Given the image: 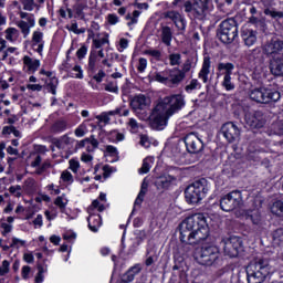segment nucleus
<instances>
[{
    "instance_id": "obj_45",
    "label": "nucleus",
    "mask_w": 283,
    "mask_h": 283,
    "mask_svg": "<svg viewBox=\"0 0 283 283\" xmlns=\"http://www.w3.org/2000/svg\"><path fill=\"white\" fill-rule=\"evenodd\" d=\"M182 56L180 53H172L169 55L170 65H178Z\"/></svg>"
},
{
    "instance_id": "obj_60",
    "label": "nucleus",
    "mask_w": 283,
    "mask_h": 283,
    "mask_svg": "<svg viewBox=\"0 0 283 283\" xmlns=\"http://www.w3.org/2000/svg\"><path fill=\"white\" fill-rule=\"evenodd\" d=\"M73 72H75V74H74L75 78H83V70H81V66L75 65L73 67Z\"/></svg>"
},
{
    "instance_id": "obj_14",
    "label": "nucleus",
    "mask_w": 283,
    "mask_h": 283,
    "mask_svg": "<svg viewBox=\"0 0 283 283\" xmlns=\"http://www.w3.org/2000/svg\"><path fill=\"white\" fill-rule=\"evenodd\" d=\"M264 52L268 56H273V54H283V41L272 40L264 45Z\"/></svg>"
},
{
    "instance_id": "obj_17",
    "label": "nucleus",
    "mask_w": 283,
    "mask_h": 283,
    "mask_svg": "<svg viewBox=\"0 0 283 283\" xmlns=\"http://www.w3.org/2000/svg\"><path fill=\"white\" fill-rule=\"evenodd\" d=\"M168 81L172 85H180L185 81V72H181L179 69H172L169 71Z\"/></svg>"
},
{
    "instance_id": "obj_43",
    "label": "nucleus",
    "mask_w": 283,
    "mask_h": 283,
    "mask_svg": "<svg viewBox=\"0 0 283 283\" xmlns=\"http://www.w3.org/2000/svg\"><path fill=\"white\" fill-rule=\"evenodd\" d=\"M149 169H151V164L149 163V158H146L139 169V174H149Z\"/></svg>"
},
{
    "instance_id": "obj_16",
    "label": "nucleus",
    "mask_w": 283,
    "mask_h": 283,
    "mask_svg": "<svg viewBox=\"0 0 283 283\" xmlns=\"http://www.w3.org/2000/svg\"><path fill=\"white\" fill-rule=\"evenodd\" d=\"M270 72L273 76H283V57H273L270 61Z\"/></svg>"
},
{
    "instance_id": "obj_25",
    "label": "nucleus",
    "mask_w": 283,
    "mask_h": 283,
    "mask_svg": "<svg viewBox=\"0 0 283 283\" xmlns=\"http://www.w3.org/2000/svg\"><path fill=\"white\" fill-rule=\"evenodd\" d=\"M272 244L274 247H282L283 245V229H276L272 232Z\"/></svg>"
},
{
    "instance_id": "obj_63",
    "label": "nucleus",
    "mask_w": 283,
    "mask_h": 283,
    "mask_svg": "<svg viewBox=\"0 0 283 283\" xmlns=\"http://www.w3.org/2000/svg\"><path fill=\"white\" fill-rule=\"evenodd\" d=\"M198 87V80H191L190 84L186 86V92H191Z\"/></svg>"
},
{
    "instance_id": "obj_52",
    "label": "nucleus",
    "mask_w": 283,
    "mask_h": 283,
    "mask_svg": "<svg viewBox=\"0 0 283 283\" xmlns=\"http://www.w3.org/2000/svg\"><path fill=\"white\" fill-rule=\"evenodd\" d=\"M10 193L15 196V198H21V186H11L9 188Z\"/></svg>"
},
{
    "instance_id": "obj_34",
    "label": "nucleus",
    "mask_w": 283,
    "mask_h": 283,
    "mask_svg": "<svg viewBox=\"0 0 283 283\" xmlns=\"http://www.w3.org/2000/svg\"><path fill=\"white\" fill-rule=\"evenodd\" d=\"M264 14H266V17H272V19H283L282 11H275L269 8L264 9Z\"/></svg>"
},
{
    "instance_id": "obj_11",
    "label": "nucleus",
    "mask_w": 283,
    "mask_h": 283,
    "mask_svg": "<svg viewBox=\"0 0 283 283\" xmlns=\"http://www.w3.org/2000/svg\"><path fill=\"white\" fill-rule=\"evenodd\" d=\"M245 123L251 129H262L266 125V117L261 111L245 114Z\"/></svg>"
},
{
    "instance_id": "obj_49",
    "label": "nucleus",
    "mask_w": 283,
    "mask_h": 283,
    "mask_svg": "<svg viewBox=\"0 0 283 283\" xmlns=\"http://www.w3.org/2000/svg\"><path fill=\"white\" fill-rule=\"evenodd\" d=\"M38 274L35 276V283L43 282V273L45 272V269H43V265L38 264Z\"/></svg>"
},
{
    "instance_id": "obj_36",
    "label": "nucleus",
    "mask_w": 283,
    "mask_h": 283,
    "mask_svg": "<svg viewBox=\"0 0 283 283\" xmlns=\"http://www.w3.org/2000/svg\"><path fill=\"white\" fill-rule=\"evenodd\" d=\"M7 42L0 39V61H6L8 59V51H6Z\"/></svg>"
},
{
    "instance_id": "obj_48",
    "label": "nucleus",
    "mask_w": 283,
    "mask_h": 283,
    "mask_svg": "<svg viewBox=\"0 0 283 283\" xmlns=\"http://www.w3.org/2000/svg\"><path fill=\"white\" fill-rule=\"evenodd\" d=\"M105 43H109V40L107 38H102V39L93 40V45L96 49L103 48V45H105Z\"/></svg>"
},
{
    "instance_id": "obj_13",
    "label": "nucleus",
    "mask_w": 283,
    "mask_h": 283,
    "mask_svg": "<svg viewBox=\"0 0 283 283\" xmlns=\"http://www.w3.org/2000/svg\"><path fill=\"white\" fill-rule=\"evenodd\" d=\"M220 134L228 143H235L240 138V128L232 122H228L221 126Z\"/></svg>"
},
{
    "instance_id": "obj_62",
    "label": "nucleus",
    "mask_w": 283,
    "mask_h": 283,
    "mask_svg": "<svg viewBox=\"0 0 283 283\" xmlns=\"http://www.w3.org/2000/svg\"><path fill=\"white\" fill-rule=\"evenodd\" d=\"M191 70V60H186V62L184 63L182 70H180V72H184V74L186 75L187 72H189Z\"/></svg>"
},
{
    "instance_id": "obj_57",
    "label": "nucleus",
    "mask_w": 283,
    "mask_h": 283,
    "mask_svg": "<svg viewBox=\"0 0 283 283\" xmlns=\"http://www.w3.org/2000/svg\"><path fill=\"white\" fill-rule=\"evenodd\" d=\"M41 163H43V157L41 155H36L34 160L31 163V167H41Z\"/></svg>"
},
{
    "instance_id": "obj_64",
    "label": "nucleus",
    "mask_w": 283,
    "mask_h": 283,
    "mask_svg": "<svg viewBox=\"0 0 283 283\" xmlns=\"http://www.w3.org/2000/svg\"><path fill=\"white\" fill-rule=\"evenodd\" d=\"M140 145H142V147H149V137H147L146 135H142L140 136Z\"/></svg>"
},
{
    "instance_id": "obj_30",
    "label": "nucleus",
    "mask_w": 283,
    "mask_h": 283,
    "mask_svg": "<svg viewBox=\"0 0 283 283\" xmlns=\"http://www.w3.org/2000/svg\"><path fill=\"white\" fill-rule=\"evenodd\" d=\"M271 212L274 213V216H283V202L282 201H275L271 207Z\"/></svg>"
},
{
    "instance_id": "obj_41",
    "label": "nucleus",
    "mask_w": 283,
    "mask_h": 283,
    "mask_svg": "<svg viewBox=\"0 0 283 283\" xmlns=\"http://www.w3.org/2000/svg\"><path fill=\"white\" fill-rule=\"evenodd\" d=\"M33 44H40L43 43V32L41 31H34L32 36Z\"/></svg>"
},
{
    "instance_id": "obj_5",
    "label": "nucleus",
    "mask_w": 283,
    "mask_h": 283,
    "mask_svg": "<svg viewBox=\"0 0 283 283\" xmlns=\"http://www.w3.org/2000/svg\"><path fill=\"white\" fill-rule=\"evenodd\" d=\"M193 258L202 266H213L220 260V250L216 245H205L196 249Z\"/></svg>"
},
{
    "instance_id": "obj_42",
    "label": "nucleus",
    "mask_w": 283,
    "mask_h": 283,
    "mask_svg": "<svg viewBox=\"0 0 283 283\" xmlns=\"http://www.w3.org/2000/svg\"><path fill=\"white\" fill-rule=\"evenodd\" d=\"M56 85H59V80H56V77H53L51 80V83L48 84V92H51V94L56 95Z\"/></svg>"
},
{
    "instance_id": "obj_56",
    "label": "nucleus",
    "mask_w": 283,
    "mask_h": 283,
    "mask_svg": "<svg viewBox=\"0 0 283 283\" xmlns=\"http://www.w3.org/2000/svg\"><path fill=\"white\" fill-rule=\"evenodd\" d=\"M80 167H81V165L78 164V161H76V159L70 160V169L73 170L74 174H76V171H78Z\"/></svg>"
},
{
    "instance_id": "obj_50",
    "label": "nucleus",
    "mask_w": 283,
    "mask_h": 283,
    "mask_svg": "<svg viewBox=\"0 0 283 283\" xmlns=\"http://www.w3.org/2000/svg\"><path fill=\"white\" fill-rule=\"evenodd\" d=\"M54 205L59 207L62 211L67 207V199L63 200V197H57L54 201Z\"/></svg>"
},
{
    "instance_id": "obj_51",
    "label": "nucleus",
    "mask_w": 283,
    "mask_h": 283,
    "mask_svg": "<svg viewBox=\"0 0 283 283\" xmlns=\"http://www.w3.org/2000/svg\"><path fill=\"white\" fill-rule=\"evenodd\" d=\"M105 91L106 92H113L114 94H118V85L114 82H109L108 84L105 85Z\"/></svg>"
},
{
    "instance_id": "obj_61",
    "label": "nucleus",
    "mask_w": 283,
    "mask_h": 283,
    "mask_svg": "<svg viewBox=\"0 0 283 283\" xmlns=\"http://www.w3.org/2000/svg\"><path fill=\"white\" fill-rule=\"evenodd\" d=\"M147 67V60L145 57L139 59V65H138V71L139 72H145Z\"/></svg>"
},
{
    "instance_id": "obj_10",
    "label": "nucleus",
    "mask_w": 283,
    "mask_h": 283,
    "mask_svg": "<svg viewBox=\"0 0 283 283\" xmlns=\"http://www.w3.org/2000/svg\"><path fill=\"white\" fill-rule=\"evenodd\" d=\"M223 253L228 258H238L242 251V239L240 237H229L222 240Z\"/></svg>"
},
{
    "instance_id": "obj_54",
    "label": "nucleus",
    "mask_w": 283,
    "mask_h": 283,
    "mask_svg": "<svg viewBox=\"0 0 283 283\" xmlns=\"http://www.w3.org/2000/svg\"><path fill=\"white\" fill-rule=\"evenodd\" d=\"M61 178L64 182H72L74 179L72 177V172L64 170L61 175Z\"/></svg>"
},
{
    "instance_id": "obj_12",
    "label": "nucleus",
    "mask_w": 283,
    "mask_h": 283,
    "mask_svg": "<svg viewBox=\"0 0 283 283\" xmlns=\"http://www.w3.org/2000/svg\"><path fill=\"white\" fill-rule=\"evenodd\" d=\"M185 145L189 154H200L205 149V144L198 135L190 133L185 137Z\"/></svg>"
},
{
    "instance_id": "obj_32",
    "label": "nucleus",
    "mask_w": 283,
    "mask_h": 283,
    "mask_svg": "<svg viewBox=\"0 0 283 283\" xmlns=\"http://www.w3.org/2000/svg\"><path fill=\"white\" fill-rule=\"evenodd\" d=\"M165 19H170L174 23H176L179 19H182V15L178 11H167L164 13Z\"/></svg>"
},
{
    "instance_id": "obj_55",
    "label": "nucleus",
    "mask_w": 283,
    "mask_h": 283,
    "mask_svg": "<svg viewBox=\"0 0 283 283\" xmlns=\"http://www.w3.org/2000/svg\"><path fill=\"white\" fill-rule=\"evenodd\" d=\"M85 54H87V46L83 45L81 49L77 50L76 56L81 61L82 59H85Z\"/></svg>"
},
{
    "instance_id": "obj_3",
    "label": "nucleus",
    "mask_w": 283,
    "mask_h": 283,
    "mask_svg": "<svg viewBox=\"0 0 283 283\" xmlns=\"http://www.w3.org/2000/svg\"><path fill=\"white\" fill-rule=\"evenodd\" d=\"M248 275V283H262L266 280L271 265L269 259L255 258L249 263L245 269Z\"/></svg>"
},
{
    "instance_id": "obj_58",
    "label": "nucleus",
    "mask_w": 283,
    "mask_h": 283,
    "mask_svg": "<svg viewBox=\"0 0 283 283\" xmlns=\"http://www.w3.org/2000/svg\"><path fill=\"white\" fill-rule=\"evenodd\" d=\"M71 32H74L75 34H84L85 29H78V24L73 23L70 28Z\"/></svg>"
},
{
    "instance_id": "obj_20",
    "label": "nucleus",
    "mask_w": 283,
    "mask_h": 283,
    "mask_svg": "<svg viewBox=\"0 0 283 283\" xmlns=\"http://www.w3.org/2000/svg\"><path fill=\"white\" fill-rule=\"evenodd\" d=\"M171 39H174V32L171 28L161 27V42L169 48L171 45Z\"/></svg>"
},
{
    "instance_id": "obj_53",
    "label": "nucleus",
    "mask_w": 283,
    "mask_h": 283,
    "mask_svg": "<svg viewBox=\"0 0 283 283\" xmlns=\"http://www.w3.org/2000/svg\"><path fill=\"white\" fill-rule=\"evenodd\" d=\"M145 54H148V56H153L154 59H160L163 56V53H160L159 50H146Z\"/></svg>"
},
{
    "instance_id": "obj_44",
    "label": "nucleus",
    "mask_w": 283,
    "mask_h": 283,
    "mask_svg": "<svg viewBox=\"0 0 283 283\" xmlns=\"http://www.w3.org/2000/svg\"><path fill=\"white\" fill-rule=\"evenodd\" d=\"M8 273H10V262L4 260L0 266V276L8 275Z\"/></svg>"
},
{
    "instance_id": "obj_27",
    "label": "nucleus",
    "mask_w": 283,
    "mask_h": 283,
    "mask_svg": "<svg viewBox=\"0 0 283 283\" xmlns=\"http://www.w3.org/2000/svg\"><path fill=\"white\" fill-rule=\"evenodd\" d=\"M73 10L75 11V14H77V17L85 19V12H83V11L87 10V2L77 0V2L73 7Z\"/></svg>"
},
{
    "instance_id": "obj_2",
    "label": "nucleus",
    "mask_w": 283,
    "mask_h": 283,
    "mask_svg": "<svg viewBox=\"0 0 283 283\" xmlns=\"http://www.w3.org/2000/svg\"><path fill=\"white\" fill-rule=\"evenodd\" d=\"M180 242L186 244H202L209 238V226L201 216L186 218L179 226Z\"/></svg>"
},
{
    "instance_id": "obj_26",
    "label": "nucleus",
    "mask_w": 283,
    "mask_h": 283,
    "mask_svg": "<svg viewBox=\"0 0 283 283\" xmlns=\"http://www.w3.org/2000/svg\"><path fill=\"white\" fill-rule=\"evenodd\" d=\"M247 220H251L253 224L260 227V224H262V213H260L258 210H252L247 214Z\"/></svg>"
},
{
    "instance_id": "obj_4",
    "label": "nucleus",
    "mask_w": 283,
    "mask_h": 283,
    "mask_svg": "<svg viewBox=\"0 0 283 283\" xmlns=\"http://www.w3.org/2000/svg\"><path fill=\"white\" fill-rule=\"evenodd\" d=\"M209 193V182L202 178L189 185L185 190V199L188 205H200Z\"/></svg>"
},
{
    "instance_id": "obj_46",
    "label": "nucleus",
    "mask_w": 283,
    "mask_h": 283,
    "mask_svg": "<svg viewBox=\"0 0 283 283\" xmlns=\"http://www.w3.org/2000/svg\"><path fill=\"white\" fill-rule=\"evenodd\" d=\"M129 282H134V274L127 271L125 274L122 275L119 283H129Z\"/></svg>"
},
{
    "instance_id": "obj_59",
    "label": "nucleus",
    "mask_w": 283,
    "mask_h": 283,
    "mask_svg": "<svg viewBox=\"0 0 283 283\" xmlns=\"http://www.w3.org/2000/svg\"><path fill=\"white\" fill-rule=\"evenodd\" d=\"M106 153L109 154V156H118V149L112 145L106 146Z\"/></svg>"
},
{
    "instance_id": "obj_39",
    "label": "nucleus",
    "mask_w": 283,
    "mask_h": 283,
    "mask_svg": "<svg viewBox=\"0 0 283 283\" xmlns=\"http://www.w3.org/2000/svg\"><path fill=\"white\" fill-rule=\"evenodd\" d=\"M18 28H20L22 34H24V36H28V34H30V27L28 24V22L21 20L18 22Z\"/></svg>"
},
{
    "instance_id": "obj_33",
    "label": "nucleus",
    "mask_w": 283,
    "mask_h": 283,
    "mask_svg": "<svg viewBox=\"0 0 283 283\" xmlns=\"http://www.w3.org/2000/svg\"><path fill=\"white\" fill-rule=\"evenodd\" d=\"M137 17H140V11H138V10H135V11L133 12V15L129 14V13L126 15L127 21H129V22L127 23V25H128L129 28H130V25H134L135 23H138Z\"/></svg>"
},
{
    "instance_id": "obj_29",
    "label": "nucleus",
    "mask_w": 283,
    "mask_h": 283,
    "mask_svg": "<svg viewBox=\"0 0 283 283\" xmlns=\"http://www.w3.org/2000/svg\"><path fill=\"white\" fill-rule=\"evenodd\" d=\"M6 34V39L11 42L17 41L19 39V30L14 28L7 29Z\"/></svg>"
},
{
    "instance_id": "obj_15",
    "label": "nucleus",
    "mask_w": 283,
    "mask_h": 283,
    "mask_svg": "<svg viewBox=\"0 0 283 283\" xmlns=\"http://www.w3.org/2000/svg\"><path fill=\"white\" fill-rule=\"evenodd\" d=\"M241 39L248 48H251V45H255V42L258 41V32L250 29H243L241 31Z\"/></svg>"
},
{
    "instance_id": "obj_7",
    "label": "nucleus",
    "mask_w": 283,
    "mask_h": 283,
    "mask_svg": "<svg viewBox=\"0 0 283 283\" xmlns=\"http://www.w3.org/2000/svg\"><path fill=\"white\" fill-rule=\"evenodd\" d=\"M281 96L282 95H280V92L274 91L272 88H266V87L253 88L250 92V98L255 103H263V104L277 103Z\"/></svg>"
},
{
    "instance_id": "obj_6",
    "label": "nucleus",
    "mask_w": 283,
    "mask_h": 283,
    "mask_svg": "<svg viewBox=\"0 0 283 283\" xmlns=\"http://www.w3.org/2000/svg\"><path fill=\"white\" fill-rule=\"evenodd\" d=\"M217 36L221 43L230 44L238 38V22L230 18L223 20L217 29Z\"/></svg>"
},
{
    "instance_id": "obj_23",
    "label": "nucleus",
    "mask_w": 283,
    "mask_h": 283,
    "mask_svg": "<svg viewBox=\"0 0 283 283\" xmlns=\"http://www.w3.org/2000/svg\"><path fill=\"white\" fill-rule=\"evenodd\" d=\"M148 187H149V181H147V179H144L142 182L140 191L135 200V206L143 205V200H145V195L147 193Z\"/></svg>"
},
{
    "instance_id": "obj_24",
    "label": "nucleus",
    "mask_w": 283,
    "mask_h": 283,
    "mask_svg": "<svg viewBox=\"0 0 283 283\" xmlns=\"http://www.w3.org/2000/svg\"><path fill=\"white\" fill-rule=\"evenodd\" d=\"M249 23H251L252 25H255L256 28H260L262 30H266V18L264 17H255V15H251L249 18Z\"/></svg>"
},
{
    "instance_id": "obj_35",
    "label": "nucleus",
    "mask_w": 283,
    "mask_h": 283,
    "mask_svg": "<svg viewBox=\"0 0 283 283\" xmlns=\"http://www.w3.org/2000/svg\"><path fill=\"white\" fill-rule=\"evenodd\" d=\"M222 85L228 92H231V90H235V85L231 83V75L229 74L224 75Z\"/></svg>"
},
{
    "instance_id": "obj_8",
    "label": "nucleus",
    "mask_w": 283,
    "mask_h": 283,
    "mask_svg": "<svg viewBox=\"0 0 283 283\" xmlns=\"http://www.w3.org/2000/svg\"><path fill=\"white\" fill-rule=\"evenodd\" d=\"M185 12L192 13L193 17H207L211 8V0H188L184 4Z\"/></svg>"
},
{
    "instance_id": "obj_1",
    "label": "nucleus",
    "mask_w": 283,
    "mask_h": 283,
    "mask_svg": "<svg viewBox=\"0 0 283 283\" xmlns=\"http://www.w3.org/2000/svg\"><path fill=\"white\" fill-rule=\"evenodd\" d=\"M151 102L143 94H139L130 101V107L140 120H148L151 129L158 132L167 127V120L174 116L176 112H180L185 107V97L182 95H170L158 101L157 105L153 108L149 116L145 112Z\"/></svg>"
},
{
    "instance_id": "obj_38",
    "label": "nucleus",
    "mask_w": 283,
    "mask_h": 283,
    "mask_svg": "<svg viewBox=\"0 0 283 283\" xmlns=\"http://www.w3.org/2000/svg\"><path fill=\"white\" fill-rule=\"evenodd\" d=\"M75 136L78 138H82L87 134V125L85 123L81 124L76 129H75Z\"/></svg>"
},
{
    "instance_id": "obj_47",
    "label": "nucleus",
    "mask_w": 283,
    "mask_h": 283,
    "mask_svg": "<svg viewBox=\"0 0 283 283\" xmlns=\"http://www.w3.org/2000/svg\"><path fill=\"white\" fill-rule=\"evenodd\" d=\"M21 3L24 10H28L29 12L34 10V0H21Z\"/></svg>"
},
{
    "instance_id": "obj_21",
    "label": "nucleus",
    "mask_w": 283,
    "mask_h": 283,
    "mask_svg": "<svg viewBox=\"0 0 283 283\" xmlns=\"http://www.w3.org/2000/svg\"><path fill=\"white\" fill-rule=\"evenodd\" d=\"M88 228L91 231L96 233L98 231V227H101V214H92L87 218Z\"/></svg>"
},
{
    "instance_id": "obj_19",
    "label": "nucleus",
    "mask_w": 283,
    "mask_h": 283,
    "mask_svg": "<svg viewBox=\"0 0 283 283\" xmlns=\"http://www.w3.org/2000/svg\"><path fill=\"white\" fill-rule=\"evenodd\" d=\"M211 67V57L205 56L202 69L199 73V78H202L203 83H207L209 76V69Z\"/></svg>"
},
{
    "instance_id": "obj_22",
    "label": "nucleus",
    "mask_w": 283,
    "mask_h": 283,
    "mask_svg": "<svg viewBox=\"0 0 283 283\" xmlns=\"http://www.w3.org/2000/svg\"><path fill=\"white\" fill-rule=\"evenodd\" d=\"M23 63L24 65H27L29 72H36V70H39L41 65V62L39 60H33L28 55L23 57Z\"/></svg>"
},
{
    "instance_id": "obj_9",
    "label": "nucleus",
    "mask_w": 283,
    "mask_h": 283,
    "mask_svg": "<svg viewBox=\"0 0 283 283\" xmlns=\"http://www.w3.org/2000/svg\"><path fill=\"white\" fill-rule=\"evenodd\" d=\"M242 205V192L233 190L220 199V208L222 211H235Z\"/></svg>"
},
{
    "instance_id": "obj_37",
    "label": "nucleus",
    "mask_w": 283,
    "mask_h": 283,
    "mask_svg": "<svg viewBox=\"0 0 283 283\" xmlns=\"http://www.w3.org/2000/svg\"><path fill=\"white\" fill-rule=\"evenodd\" d=\"M233 64H231V63H220L219 65H218V70H220V71H222V70H224L226 72L223 73L224 75H231L232 74V72H233Z\"/></svg>"
},
{
    "instance_id": "obj_31",
    "label": "nucleus",
    "mask_w": 283,
    "mask_h": 283,
    "mask_svg": "<svg viewBox=\"0 0 283 283\" xmlns=\"http://www.w3.org/2000/svg\"><path fill=\"white\" fill-rule=\"evenodd\" d=\"M96 61H98V55L96 52H91L88 57V70L94 72L96 70Z\"/></svg>"
},
{
    "instance_id": "obj_18",
    "label": "nucleus",
    "mask_w": 283,
    "mask_h": 283,
    "mask_svg": "<svg viewBox=\"0 0 283 283\" xmlns=\"http://www.w3.org/2000/svg\"><path fill=\"white\" fill-rule=\"evenodd\" d=\"M174 180H176V178H174L169 175L161 176L156 179L155 186L157 187V189H169V187H171V182H174Z\"/></svg>"
},
{
    "instance_id": "obj_28",
    "label": "nucleus",
    "mask_w": 283,
    "mask_h": 283,
    "mask_svg": "<svg viewBox=\"0 0 283 283\" xmlns=\"http://www.w3.org/2000/svg\"><path fill=\"white\" fill-rule=\"evenodd\" d=\"M67 129V122L57 120L51 126L52 134H59L60 132H65Z\"/></svg>"
},
{
    "instance_id": "obj_40",
    "label": "nucleus",
    "mask_w": 283,
    "mask_h": 283,
    "mask_svg": "<svg viewBox=\"0 0 283 283\" xmlns=\"http://www.w3.org/2000/svg\"><path fill=\"white\" fill-rule=\"evenodd\" d=\"M50 167H52V164L49 160H46L40 167H38L35 174H38V176H41L42 174H44V171H48Z\"/></svg>"
}]
</instances>
